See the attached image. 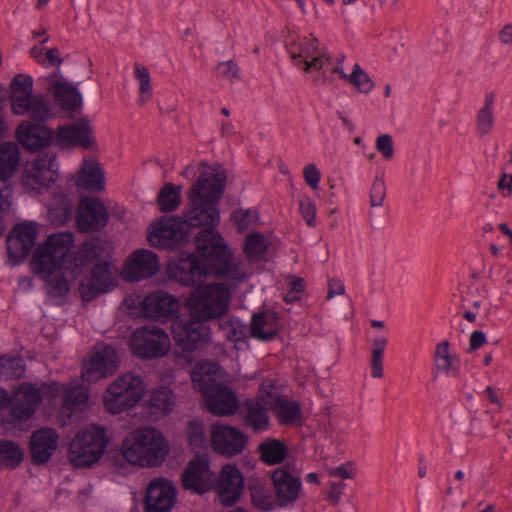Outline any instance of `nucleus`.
I'll use <instances>...</instances> for the list:
<instances>
[{"mask_svg": "<svg viewBox=\"0 0 512 512\" xmlns=\"http://www.w3.org/2000/svg\"><path fill=\"white\" fill-rule=\"evenodd\" d=\"M200 174L186 192L188 203L182 215L174 213L182 204V185L166 182L157 193L158 210L165 214L146 230L148 244L176 252L165 266L158 283L175 282L193 287L203 279H215L237 287L247 278L242 262L219 230L220 201L227 188L228 173L220 162H199Z\"/></svg>", "mask_w": 512, "mask_h": 512, "instance_id": "1", "label": "nucleus"}, {"mask_svg": "<svg viewBox=\"0 0 512 512\" xmlns=\"http://www.w3.org/2000/svg\"><path fill=\"white\" fill-rule=\"evenodd\" d=\"M199 281L186 299L190 313L187 318L179 315L172 323L171 332L175 345L183 354L192 355L206 348L211 342V328L208 321L220 319L228 306L213 303V297L221 290L219 283L205 284Z\"/></svg>", "mask_w": 512, "mask_h": 512, "instance_id": "2", "label": "nucleus"}, {"mask_svg": "<svg viewBox=\"0 0 512 512\" xmlns=\"http://www.w3.org/2000/svg\"><path fill=\"white\" fill-rule=\"evenodd\" d=\"M105 243L101 236L92 235L76 246L71 231L52 233L38 246L39 267H62L69 270L72 279H77L100 252H105Z\"/></svg>", "mask_w": 512, "mask_h": 512, "instance_id": "3", "label": "nucleus"}, {"mask_svg": "<svg viewBox=\"0 0 512 512\" xmlns=\"http://www.w3.org/2000/svg\"><path fill=\"white\" fill-rule=\"evenodd\" d=\"M128 453L140 468L160 467L169 456L171 445L164 432L152 425L132 429L125 436Z\"/></svg>", "mask_w": 512, "mask_h": 512, "instance_id": "4", "label": "nucleus"}, {"mask_svg": "<svg viewBox=\"0 0 512 512\" xmlns=\"http://www.w3.org/2000/svg\"><path fill=\"white\" fill-rule=\"evenodd\" d=\"M29 119L21 121L15 130V139L20 149L30 154H44L51 146L57 147L56 129L48 126V121L55 118L52 105L29 111Z\"/></svg>", "mask_w": 512, "mask_h": 512, "instance_id": "5", "label": "nucleus"}, {"mask_svg": "<svg viewBox=\"0 0 512 512\" xmlns=\"http://www.w3.org/2000/svg\"><path fill=\"white\" fill-rule=\"evenodd\" d=\"M148 392V384L140 374L126 372L117 376L104 390V411L116 416L130 413L139 406Z\"/></svg>", "mask_w": 512, "mask_h": 512, "instance_id": "6", "label": "nucleus"}, {"mask_svg": "<svg viewBox=\"0 0 512 512\" xmlns=\"http://www.w3.org/2000/svg\"><path fill=\"white\" fill-rule=\"evenodd\" d=\"M111 436L100 424L81 428L70 443L68 459L75 468H92L107 454Z\"/></svg>", "mask_w": 512, "mask_h": 512, "instance_id": "7", "label": "nucleus"}, {"mask_svg": "<svg viewBox=\"0 0 512 512\" xmlns=\"http://www.w3.org/2000/svg\"><path fill=\"white\" fill-rule=\"evenodd\" d=\"M123 305L131 311L135 310L136 317L161 324L173 323L180 315L178 298L163 290L144 296L135 292L123 300Z\"/></svg>", "mask_w": 512, "mask_h": 512, "instance_id": "8", "label": "nucleus"}, {"mask_svg": "<svg viewBox=\"0 0 512 512\" xmlns=\"http://www.w3.org/2000/svg\"><path fill=\"white\" fill-rule=\"evenodd\" d=\"M103 253L100 252L91 262L90 275L79 283L78 292L85 305L111 292L118 285V280L111 274V264L103 257Z\"/></svg>", "mask_w": 512, "mask_h": 512, "instance_id": "9", "label": "nucleus"}, {"mask_svg": "<svg viewBox=\"0 0 512 512\" xmlns=\"http://www.w3.org/2000/svg\"><path fill=\"white\" fill-rule=\"evenodd\" d=\"M110 211L103 200L81 194L75 208V227L79 233H100L110 221Z\"/></svg>", "mask_w": 512, "mask_h": 512, "instance_id": "10", "label": "nucleus"}, {"mask_svg": "<svg viewBox=\"0 0 512 512\" xmlns=\"http://www.w3.org/2000/svg\"><path fill=\"white\" fill-rule=\"evenodd\" d=\"M169 346L168 334L158 326L137 328L130 338L131 353L142 360H153L165 356Z\"/></svg>", "mask_w": 512, "mask_h": 512, "instance_id": "11", "label": "nucleus"}, {"mask_svg": "<svg viewBox=\"0 0 512 512\" xmlns=\"http://www.w3.org/2000/svg\"><path fill=\"white\" fill-rule=\"evenodd\" d=\"M10 108L15 116L27 115L29 111L51 105L45 94L33 92V78L28 74H17L9 84Z\"/></svg>", "mask_w": 512, "mask_h": 512, "instance_id": "12", "label": "nucleus"}, {"mask_svg": "<svg viewBox=\"0 0 512 512\" xmlns=\"http://www.w3.org/2000/svg\"><path fill=\"white\" fill-rule=\"evenodd\" d=\"M57 147L65 149L81 148L86 151H98L94 129L87 116H81L70 123L59 124L56 128Z\"/></svg>", "mask_w": 512, "mask_h": 512, "instance_id": "13", "label": "nucleus"}, {"mask_svg": "<svg viewBox=\"0 0 512 512\" xmlns=\"http://www.w3.org/2000/svg\"><path fill=\"white\" fill-rule=\"evenodd\" d=\"M295 464H286L270 471L272 491L275 503L279 508H286L293 505L301 496L303 484L299 474H294Z\"/></svg>", "mask_w": 512, "mask_h": 512, "instance_id": "14", "label": "nucleus"}, {"mask_svg": "<svg viewBox=\"0 0 512 512\" xmlns=\"http://www.w3.org/2000/svg\"><path fill=\"white\" fill-rule=\"evenodd\" d=\"M120 365V359L115 347L104 343L102 348H95L90 352L89 358L81 365L83 382L95 383L101 379L113 376Z\"/></svg>", "mask_w": 512, "mask_h": 512, "instance_id": "15", "label": "nucleus"}, {"mask_svg": "<svg viewBox=\"0 0 512 512\" xmlns=\"http://www.w3.org/2000/svg\"><path fill=\"white\" fill-rule=\"evenodd\" d=\"M209 453L194 456L181 475L182 488L192 494L204 495L215 488V472L210 467Z\"/></svg>", "mask_w": 512, "mask_h": 512, "instance_id": "16", "label": "nucleus"}, {"mask_svg": "<svg viewBox=\"0 0 512 512\" xmlns=\"http://www.w3.org/2000/svg\"><path fill=\"white\" fill-rule=\"evenodd\" d=\"M217 497L223 507H235L242 499L245 489V478L241 469L236 463L224 464L218 474L214 477Z\"/></svg>", "mask_w": 512, "mask_h": 512, "instance_id": "17", "label": "nucleus"}, {"mask_svg": "<svg viewBox=\"0 0 512 512\" xmlns=\"http://www.w3.org/2000/svg\"><path fill=\"white\" fill-rule=\"evenodd\" d=\"M161 270L160 257L152 250L140 248L125 260L121 278L127 283H139L155 277Z\"/></svg>", "mask_w": 512, "mask_h": 512, "instance_id": "18", "label": "nucleus"}, {"mask_svg": "<svg viewBox=\"0 0 512 512\" xmlns=\"http://www.w3.org/2000/svg\"><path fill=\"white\" fill-rule=\"evenodd\" d=\"M178 489L174 482L160 476L152 479L144 489V512H171L177 502Z\"/></svg>", "mask_w": 512, "mask_h": 512, "instance_id": "19", "label": "nucleus"}, {"mask_svg": "<svg viewBox=\"0 0 512 512\" xmlns=\"http://www.w3.org/2000/svg\"><path fill=\"white\" fill-rule=\"evenodd\" d=\"M248 443V435L231 424L216 423L211 427L210 445L220 456L232 458L241 454Z\"/></svg>", "mask_w": 512, "mask_h": 512, "instance_id": "20", "label": "nucleus"}, {"mask_svg": "<svg viewBox=\"0 0 512 512\" xmlns=\"http://www.w3.org/2000/svg\"><path fill=\"white\" fill-rule=\"evenodd\" d=\"M12 407L10 411V423L13 425H22L39 409L42 401L37 383L21 382L13 390Z\"/></svg>", "mask_w": 512, "mask_h": 512, "instance_id": "21", "label": "nucleus"}, {"mask_svg": "<svg viewBox=\"0 0 512 512\" xmlns=\"http://www.w3.org/2000/svg\"><path fill=\"white\" fill-rule=\"evenodd\" d=\"M55 106L66 118L74 119L83 109V94L79 82H70L66 78L52 81L48 87Z\"/></svg>", "mask_w": 512, "mask_h": 512, "instance_id": "22", "label": "nucleus"}, {"mask_svg": "<svg viewBox=\"0 0 512 512\" xmlns=\"http://www.w3.org/2000/svg\"><path fill=\"white\" fill-rule=\"evenodd\" d=\"M60 436L55 428L41 427L34 430L27 444L28 457L35 467L46 466L58 449Z\"/></svg>", "mask_w": 512, "mask_h": 512, "instance_id": "23", "label": "nucleus"}, {"mask_svg": "<svg viewBox=\"0 0 512 512\" xmlns=\"http://www.w3.org/2000/svg\"><path fill=\"white\" fill-rule=\"evenodd\" d=\"M91 407V397L89 386L81 383L69 384L61 406L59 415L62 426L77 421L81 418V414Z\"/></svg>", "mask_w": 512, "mask_h": 512, "instance_id": "24", "label": "nucleus"}, {"mask_svg": "<svg viewBox=\"0 0 512 512\" xmlns=\"http://www.w3.org/2000/svg\"><path fill=\"white\" fill-rule=\"evenodd\" d=\"M202 397L205 410L215 416H233L239 411L240 401L237 393L226 383L219 384Z\"/></svg>", "mask_w": 512, "mask_h": 512, "instance_id": "25", "label": "nucleus"}, {"mask_svg": "<svg viewBox=\"0 0 512 512\" xmlns=\"http://www.w3.org/2000/svg\"><path fill=\"white\" fill-rule=\"evenodd\" d=\"M228 376V372L217 360L198 361L191 371V381L196 391L203 395L215 389Z\"/></svg>", "mask_w": 512, "mask_h": 512, "instance_id": "26", "label": "nucleus"}, {"mask_svg": "<svg viewBox=\"0 0 512 512\" xmlns=\"http://www.w3.org/2000/svg\"><path fill=\"white\" fill-rule=\"evenodd\" d=\"M33 271L48 285V294L51 297L59 298L60 301L56 302L57 305H63L67 299L70 290L71 282L75 279L67 278L66 274L69 270L62 267L52 270L49 267H36V260L33 258L30 262Z\"/></svg>", "mask_w": 512, "mask_h": 512, "instance_id": "27", "label": "nucleus"}, {"mask_svg": "<svg viewBox=\"0 0 512 512\" xmlns=\"http://www.w3.org/2000/svg\"><path fill=\"white\" fill-rule=\"evenodd\" d=\"M280 313L275 310L264 309L252 314L249 335L260 342H271L275 340L281 331L279 325Z\"/></svg>", "mask_w": 512, "mask_h": 512, "instance_id": "28", "label": "nucleus"}, {"mask_svg": "<svg viewBox=\"0 0 512 512\" xmlns=\"http://www.w3.org/2000/svg\"><path fill=\"white\" fill-rule=\"evenodd\" d=\"M450 346V341L445 339L435 347L431 372L433 381H436L441 374L449 378L461 376V358L456 353H450Z\"/></svg>", "mask_w": 512, "mask_h": 512, "instance_id": "29", "label": "nucleus"}, {"mask_svg": "<svg viewBox=\"0 0 512 512\" xmlns=\"http://www.w3.org/2000/svg\"><path fill=\"white\" fill-rule=\"evenodd\" d=\"M47 160L48 154H44V157L37 155L36 159L32 161L31 167L25 166L21 176V183L26 190L42 193L56 182V178L52 175L50 177L46 176V171L48 170Z\"/></svg>", "mask_w": 512, "mask_h": 512, "instance_id": "30", "label": "nucleus"}, {"mask_svg": "<svg viewBox=\"0 0 512 512\" xmlns=\"http://www.w3.org/2000/svg\"><path fill=\"white\" fill-rule=\"evenodd\" d=\"M173 398V390L169 386L160 385L151 391L149 400L143 399L144 404L140 405L143 406L147 419L156 421L170 414L175 405Z\"/></svg>", "mask_w": 512, "mask_h": 512, "instance_id": "31", "label": "nucleus"}, {"mask_svg": "<svg viewBox=\"0 0 512 512\" xmlns=\"http://www.w3.org/2000/svg\"><path fill=\"white\" fill-rule=\"evenodd\" d=\"M256 452L259 460L267 466L284 465L290 458L295 462V456L291 454V450L287 442L283 439L267 437L258 444Z\"/></svg>", "mask_w": 512, "mask_h": 512, "instance_id": "32", "label": "nucleus"}, {"mask_svg": "<svg viewBox=\"0 0 512 512\" xmlns=\"http://www.w3.org/2000/svg\"><path fill=\"white\" fill-rule=\"evenodd\" d=\"M83 170L75 177V186L84 192L101 193L105 190V170L97 159L84 160Z\"/></svg>", "mask_w": 512, "mask_h": 512, "instance_id": "33", "label": "nucleus"}, {"mask_svg": "<svg viewBox=\"0 0 512 512\" xmlns=\"http://www.w3.org/2000/svg\"><path fill=\"white\" fill-rule=\"evenodd\" d=\"M271 409L283 426H302L304 423V416L302 405L299 401L289 399L284 395L278 394L275 400L268 401Z\"/></svg>", "mask_w": 512, "mask_h": 512, "instance_id": "34", "label": "nucleus"}, {"mask_svg": "<svg viewBox=\"0 0 512 512\" xmlns=\"http://www.w3.org/2000/svg\"><path fill=\"white\" fill-rule=\"evenodd\" d=\"M23 165L21 149L13 141L0 143V179L12 182V178Z\"/></svg>", "mask_w": 512, "mask_h": 512, "instance_id": "35", "label": "nucleus"}, {"mask_svg": "<svg viewBox=\"0 0 512 512\" xmlns=\"http://www.w3.org/2000/svg\"><path fill=\"white\" fill-rule=\"evenodd\" d=\"M284 45L292 63L296 67H302L305 59H308L318 52L319 40L313 34H311V39L300 36H298L297 39H289V37H287L284 40Z\"/></svg>", "mask_w": 512, "mask_h": 512, "instance_id": "36", "label": "nucleus"}, {"mask_svg": "<svg viewBox=\"0 0 512 512\" xmlns=\"http://www.w3.org/2000/svg\"><path fill=\"white\" fill-rule=\"evenodd\" d=\"M53 199L55 203L48 207V220L53 227H63L72 220L76 207L63 191L54 193Z\"/></svg>", "mask_w": 512, "mask_h": 512, "instance_id": "37", "label": "nucleus"}, {"mask_svg": "<svg viewBox=\"0 0 512 512\" xmlns=\"http://www.w3.org/2000/svg\"><path fill=\"white\" fill-rule=\"evenodd\" d=\"M25 450L15 440L0 439V468L14 470L24 461Z\"/></svg>", "mask_w": 512, "mask_h": 512, "instance_id": "38", "label": "nucleus"}, {"mask_svg": "<svg viewBox=\"0 0 512 512\" xmlns=\"http://www.w3.org/2000/svg\"><path fill=\"white\" fill-rule=\"evenodd\" d=\"M270 244L271 243L262 232L251 231L245 238L243 252L246 258L251 262L264 261L266 260Z\"/></svg>", "mask_w": 512, "mask_h": 512, "instance_id": "39", "label": "nucleus"}, {"mask_svg": "<svg viewBox=\"0 0 512 512\" xmlns=\"http://www.w3.org/2000/svg\"><path fill=\"white\" fill-rule=\"evenodd\" d=\"M26 369V363L19 354H0V379L20 380L24 377Z\"/></svg>", "mask_w": 512, "mask_h": 512, "instance_id": "40", "label": "nucleus"}, {"mask_svg": "<svg viewBox=\"0 0 512 512\" xmlns=\"http://www.w3.org/2000/svg\"><path fill=\"white\" fill-rule=\"evenodd\" d=\"M6 251L7 261L6 263L10 267H18L22 265L30 255L35 251L33 244H28L20 237L13 238L12 243H8V235L6 236Z\"/></svg>", "mask_w": 512, "mask_h": 512, "instance_id": "41", "label": "nucleus"}, {"mask_svg": "<svg viewBox=\"0 0 512 512\" xmlns=\"http://www.w3.org/2000/svg\"><path fill=\"white\" fill-rule=\"evenodd\" d=\"M187 444L194 456L208 453V441L205 436V426L199 419H193L187 426Z\"/></svg>", "mask_w": 512, "mask_h": 512, "instance_id": "42", "label": "nucleus"}, {"mask_svg": "<svg viewBox=\"0 0 512 512\" xmlns=\"http://www.w3.org/2000/svg\"><path fill=\"white\" fill-rule=\"evenodd\" d=\"M39 223L34 220H20L16 222L8 232V243H12L13 238L20 237L29 245L36 246L39 235Z\"/></svg>", "mask_w": 512, "mask_h": 512, "instance_id": "43", "label": "nucleus"}, {"mask_svg": "<svg viewBox=\"0 0 512 512\" xmlns=\"http://www.w3.org/2000/svg\"><path fill=\"white\" fill-rule=\"evenodd\" d=\"M387 344L388 338L385 336H377L372 340L370 366L373 378L383 377V360Z\"/></svg>", "mask_w": 512, "mask_h": 512, "instance_id": "44", "label": "nucleus"}, {"mask_svg": "<svg viewBox=\"0 0 512 512\" xmlns=\"http://www.w3.org/2000/svg\"><path fill=\"white\" fill-rule=\"evenodd\" d=\"M343 80L353 85L357 92L368 94L375 86L374 81L362 69L359 63H355L349 75H343Z\"/></svg>", "mask_w": 512, "mask_h": 512, "instance_id": "45", "label": "nucleus"}, {"mask_svg": "<svg viewBox=\"0 0 512 512\" xmlns=\"http://www.w3.org/2000/svg\"><path fill=\"white\" fill-rule=\"evenodd\" d=\"M134 76L139 82V105H144L152 98L151 76L147 67L134 63Z\"/></svg>", "mask_w": 512, "mask_h": 512, "instance_id": "46", "label": "nucleus"}, {"mask_svg": "<svg viewBox=\"0 0 512 512\" xmlns=\"http://www.w3.org/2000/svg\"><path fill=\"white\" fill-rule=\"evenodd\" d=\"M251 503L263 512H270L275 508V497L264 491L263 485L257 483L250 487Z\"/></svg>", "mask_w": 512, "mask_h": 512, "instance_id": "47", "label": "nucleus"}, {"mask_svg": "<svg viewBox=\"0 0 512 512\" xmlns=\"http://www.w3.org/2000/svg\"><path fill=\"white\" fill-rule=\"evenodd\" d=\"M221 328H229L226 338L228 341L233 342L235 344L237 343H247L248 336L244 332V325L242 321L238 318H231L224 323H220Z\"/></svg>", "mask_w": 512, "mask_h": 512, "instance_id": "48", "label": "nucleus"}, {"mask_svg": "<svg viewBox=\"0 0 512 512\" xmlns=\"http://www.w3.org/2000/svg\"><path fill=\"white\" fill-rule=\"evenodd\" d=\"M69 384L59 383L56 380L49 382H41L39 387L41 401L47 399L50 403L56 401L58 397L65 395V391Z\"/></svg>", "mask_w": 512, "mask_h": 512, "instance_id": "49", "label": "nucleus"}, {"mask_svg": "<svg viewBox=\"0 0 512 512\" xmlns=\"http://www.w3.org/2000/svg\"><path fill=\"white\" fill-rule=\"evenodd\" d=\"M299 212L308 227L313 228L317 225L316 204L308 194H302L299 199Z\"/></svg>", "mask_w": 512, "mask_h": 512, "instance_id": "50", "label": "nucleus"}, {"mask_svg": "<svg viewBox=\"0 0 512 512\" xmlns=\"http://www.w3.org/2000/svg\"><path fill=\"white\" fill-rule=\"evenodd\" d=\"M386 197V186L383 178V173L379 175L377 173L374 182L371 186L369 193V200L371 207H379L382 205Z\"/></svg>", "mask_w": 512, "mask_h": 512, "instance_id": "51", "label": "nucleus"}, {"mask_svg": "<svg viewBox=\"0 0 512 512\" xmlns=\"http://www.w3.org/2000/svg\"><path fill=\"white\" fill-rule=\"evenodd\" d=\"M494 125L493 110L480 109L476 117V130L480 138L491 133Z\"/></svg>", "mask_w": 512, "mask_h": 512, "instance_id": "52", "label": "nucleus"}, {"mask_svg": "<svg viewBox=\"0 0 512 512\" xmlns=\"http://www.w3.org/2000/svg\"><path fill=\"white\" fill-rule=\"evenodd\" d=\"M128 443L124 439L122 442V447L120 452H116L111 457L112 465L117 469V471L123 470L127 467V464L137 467V462L135 461L133 456H130L128 453Z\"/></svg>", "mask_w": 512, "mask_h": 512, "instance_id": "53", "label": "nucleus"}, {"mask_svg": "<svg viewBox=\"0 0 512 512\" xmlns=\"http://www.w3.org/2000/svg\"><path fill=\"white\" fill-rule=\"evenodd\" d=\"M217 77H224L230 80L240 79V69L234 60L220 62L215 67Z\"/></svg>", "mask_w": 512, "mask_h": 512, "instance_id": "54", "label": "nucleus"}, {"mask_svg": "<svg viewBox=\"0 0 512 512\" xmlns=\"http://www.w3.org/2000/svg\"><path fill=\"white\" fill-rule=\"evenodd\" d=\"M375 147L382 154L385 160H392L394 157V142L390 134H381L376 138Z\"/></svg>", "mask_w": 512, "mask_h": 512, "instance_id": "55", "label": "nucleus"}, {"mask_svg": "<svg viewBox=\"0 0 512 512\" xmlns=\"http://www.w3.org/2000/svg\"><path fill=\"white\" fill-rule=\"evenodd\" d=\"M12 182L0 179V217H4L12 205Z\"/></svg>", "mask_w": 512, "mask_h": 512, "instance_id": "56", "label": "nucleus"}, {"mask_svg": "<svg viewBox=\"0 0 512 512\" xmlns=\"http://www.w3.org/2000/svg\"><path fill=\"white\" fill-rule=\"evenodd\" d=\"M303 178L305 184L309 186L313 191L319 190L321 171L315 163H310L304 167Z\"/></svg>", "mask_w": 512, "mask_h": 512, "instance_id": "57", "label": "nucleus"}, {"mask_svg": "<svg viewBox=\"0 0 512 512\" xmlns=\"http://www.w3.org/2000/svg\"><path fill=\"white\" fill-rule=\"evenodd\" d=\"M250 211L248 209L238 208L230 215L231 222L236 226L238 233H243L248 230L250 225Z\"/></svg>", "mask_w": 512, "mask_h": 512, "instance_id": "58", "label": "nucleus"}, {"mask_svg": "<svg viewBox=\"0 0 512 512\" xmlns=\"http://www.w3.org/2000/svg\"><path fill=\"white\" fill-rule=\"evenodd\" d=\"M245 425L250 426L255 433L268 429L270 419L265 408L263 407L250 420H247Z\"/></svg>", "mask_w": 512, "mask_h": 512, "instance_id": "59", "label": "nucleus"}, {"mask_svg": "<svg viewBox=\"0 0 512 512\" xmlns=\"http://www.w3.org/2000/svg\"><path fill=\"white\" fill-rule=\"evenodd\" d=\"M263 407L251 398H247L243 403L240 402V408L237 413L244 419L245 423L250 420Z\"/></svg>", "mask_w": 512, "mask_h": 512, "instance_id": "60", "label": "nucleus"}, {"mask_svg": "<svg viewBox=\"0 0 512 512\" xmlns=\"http://www.w3.org/2000/svg\"><path fill=\"white\" fill-rule=\"evenodd\" d=\"M331 57L329 55L319 54L318 56L313 57L311 60L305 59L303 61L302 67L306 73H311L314 70H321L325 63L330 62Z\"/></svg>", "mask_w": 512, "mask_h": 512, "instance_id": "61", "label": "nucleus"}, {"mask_svg": "<svg viewBox=\"0 0 512 512\" xmlns=\"http://www.w3.org/2000/svg\"><path fill=\"white\" fill-rule=\"evenodd\" d=\"M487 343V336L481 330H474L470 334L469 338V347L467 348V353H473L480 348H482Z\"/></svg>", "mask_w": 512, "mask_h": 512, "instance_id": "62", "label": "nucleus"}, {"mask_svg": "<svg viewBox=\"0 0 512 512\" xmlns=\"http://www.w3.org/2000/svg\"><path fill=\"white\" fill-rule=\"evenodd\" d=\"M331 475L337 476L342 480L353 479L355 477L354 462L346 461L340 464L331 472Z\"/></svg>", "mask_w": 512, "mask_h": 512, "instance_id": "63", "label": "nucleus"}, {"mask_svg": "<svg viewBox=\"0 0 512 512\" xmlns=\"http://www.w3.org/2000/svg\"><path fill=\"white\" fill-rule=\"evenodd\" d=\"M45 62L43 66L45 67H60L63 63V58L60 55V51L57 47L46 48L45 49Z\"/></svg>", "mask_w": 512, "mask_h": 512, "instance_id": "64", "label": "nucleus"}]
</instances>
